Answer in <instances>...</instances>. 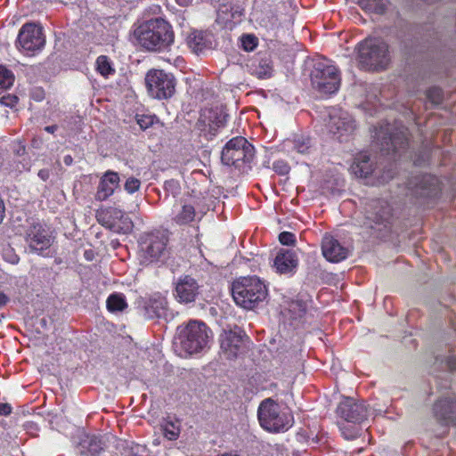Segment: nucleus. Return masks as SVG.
<instances>
[{
    "label": "nucleus",
    "mask_w": 456,
    "mask_h": 456,
    "mask_svg": "<svg viewBox=\"0 0 456 456\" xmlns=\"http://www.w3.org/2000/svg\"><path fill=\"white\" fill-rule=\"evenodd\" d=\"M254 147L241 136L231 139L222 151V162L236 169L251 168L248 165L254 158Z\"/></svg>",
    "instance_id": "7"
},
{
    "label": "nucleus",
    "mask_w": 456,
    "mask_h": 456,
    "mask_svg": "<svg viewBox=\"0 0 456 456\" xmlns=\"http://www.w3.org/2000/svg\"><path fill=\"white\" fill-rule=\"evenodd\" d=\"M97 221L117 233L126 234L133 229L131 219L118 208H101L96 212Z\"/></svg>",
    "instance_id": "12"
},
{
    "label": "nucleus",
    "mask_w": 456,
    "mask_h": 456,
    "mask_svg": "<svg viewBox=\"0 0 456 456\" xmlns=\"http://www.w3.org/2000/svg\"><path fill=\"white\" fill-rule=\"evenodd\" d=\"M298 259L295 251L290 249L280 250L273 261V267L280 274H291L295 273Z\"/></svg>",
    "instance_id": "21"
},
{
    "label": "nucleus",
    "mask_w": 456,
    "mask_h": 456,
    "mask_svg": "<svg viewBox=\"0 0 456 456\" xmlns=\"http://www.w3.org/2000/svg\"><path fill=\"white\" fill-rule=\"evenodd\" d=\"M84 255L86 259L88 261H92L94 259V252L92 250H86Z\"/></svg>",
    "instance_id": "47"
},
{
    "label": "nucleus",
    "mask_w": 456,
    "mask_h": 456,
    "mask_svg": "<svg viewBox=\"0 0 456 456\" xmlns=\"http://www.w3.org/2000/svg\"><path fill=\"white\" fill-rule=\"evenodd\" d=\"M64 163L66 165H70L72 163V158L71 156H65L64 157Z\"/></svg>",
    "instance_id": "51"
},
{
    "label": "nucleus",
    "mask_w": 456,
    "mask_h": 456,
    "mask_svg": "<svg viewBox=\"0 0 456 456\" xmlns=\"http://www.w3.org/2000/svg\"><path fill=\"white\" fill-rule=\"evenodd\" d=\"M12 412V407L8 403H0V415L7 416Z\"/></svg>",
    "instance_id": "43"
},
{
    "label": "nucleus",
    "mask_w": 456,
    "mask_h": 456,
    "mask_svg": "<svg viewBox=\"0 0 456 456\" xmlns=\"http://www.w3.org/2000/svg\"><path fill=\"white\" fill-rule=\"evenodd\" d=\"M260 426L268 432H285L293 425V416L272 398L262 401L257 410Z\"/></svg>",
    "instance_id": "5"
},
{
    "label": "nucleus",
    "mask_w": 456,
    "mask_h": 456,
    "mask_svg": "<svg viewBox=\"0 0 456 456\" xmlns=\"http://www.w3.org/2000/svg\"><path fill=\"white\" fill-rule=\"evenodd\" d=\"M26 241L32 251L42 252L53 242V237L41 223H32L26 232Z\"/></svg>",
    "instance_id": "16"
},
{
    "label": "nucleus",
    "mask_w": 456,
    "mask_h": 456,
    "mask_svg": "<svg viewBox=\"0 0 456 456\" xmlns=\"http://www.w3.org/2000/svg\"><path fill=\"white\" fill-rule=\"evenodd\" d=\"M200 293L198 281L190 275H183L175 281V297L179 303L189 304L195 301Z\"/></svg>",
    "instance_id": "17"
},
{
    "label": "nucleus",
    "mask_w": 456,
    "mask_h": 456,
    "mask_svg": "<svg viewBox=\"0 0 456 456\" xmlns=\"http://www.w3.org/2000/svg\"><path fill=\"white\" fill-rule=\"evenodd\" d=\"M167 240L160 232L145 234L140 241V258L144 264L159 261L165 256Z\"/></svg>",
    "instance_id": "10"
},
{
    "label": "nucleus",
    "mask_w": 456,
    "mask_h": 456,
    "mask_svg": "<svg viewBox=\"0 0 456 456\" xmlns=\"http://www.w3.org/2000/svg\"><path fill=\"white\" fill-rule=\"evenodd\" d=\"M341 430H342V434L343 436H345L346 439H348V440H351V439H354L358 435V432L357 431H354V432H346V427L344 428H341Z\"/></svg>",
    "instance_id": "44"
},
{
    "label": "nucleus",
    "mask_w": 456,
    "mask_h": 456,
    "mask_svg": "<svg viewBox=\"0 0 456 456\" xmlns=\"http://www.w3.org/2000/svg\"><path fill=\"white\" fill-rule=\"evenodd\" d=\"M289 311L293 312L295 315L301 316V313L305 312V306L299 302H292L289 305Z\"/></svg>",
    "instance_id": "41"
},
{
    "label": "nucleus",
    "mask_w": 456,
    "mask_h": 456,
    "mask_svg": "<svg viewBox=\"0 0 456 456\" xmlns=\"http://www.w3.org/2000/svg\"><path fill=\"white\" fill-rule=\"evenodd\" d=\"M431 176L428 175H418L416 177V180L418 181L417 183H410L408 184V188L412 191L415 194L420 196V197H428L430 194L429 189H428L426 185V182L428 178Z\"/></svg>",
    "instance_id": "28"
},
{
    "label": "nucleus",
    "mask_w": 456,
    "mask_h": 456,
    "mask_svg": "<svg viewBox=\"0 0 456 456\" xmlns=\"http://www.w3.org/2000/svg\"><path fill=\"white\" fill-rule=\"evenodd\" d=\"M14 76L5 67L0 65V88L7 89L12 86Z\"/></svg>",
    "instance_id": "31"
},
{
    "label": "nucleus",
    "mask_w": 456,
    "mask_h": 456,
    "mask_svg": "<svg viewBox=\"0 0 456 456\" xmlns=\"http://www.w3.org/2000/svg\"><path fill=\"white\" fill-rule=\"evenodd\" d=\"M312 86L319 93L331 94L340 86L341 77L336 66L325 62H318L312 72Z\"/></svg>",
    "instance_id": "9"
},
{
    "label": "nucleus",
    "mask_w": 456,
    "mask_h": 456,
    "mask_svg": "<svg viewBox=\"0 0 456 456\" xmlns=\"http://www.w3.org/2000/svg\"><path fill=\"white\" fill-rule=\"evenodd\" d=\"M357 175V173H354ZM359 183L368 186H379L386 183V179L381 173H359L356 175Z\"/></svg>",
    "instance_id": "25"
},
{
    "label": "nucleus",
    "mask_w": 456,
    "mask_h": 456,
    "mask_svg": "<svg viewBox=\"0 0 456 456\" xmlns=\"http://www.w3.org/2000/svg\"><path fill=\"white\" fill-rule=\"evenodd\" d=\"M362 9L369 12L383 13L386 7L385 0H359Z\"/></svg>",
    "instance_id": "30"
},
{
    "label": "nucleus",
    "mask_w": 456,
    "mask_h": 456,
    "mask_svg": "<svg viewBox=\"0 0 456 456\" xmlns=\"http://www.w3.org/2000/svg\"><path fill=\"white\" fill-rule=\"evenodd\" d=\"M232 294L238 305L250 310L266 298L267 288L256 276L241 277L233 282Z\"/></svg>",
    "instance_id": "4"
},
{
    "label": "nucleus",
    "mask_w": 456,
    "mask_h": 456,
    "mask_svg": "<svg viewBox=\"0 0 456 456\" xmlns=\"http://www.w3.org/2000/svg\"><path fill=\"white\" fill-rule=\"evenodd\" d=\"M144 316L148 319L167 318V302L161 296H154L151 297L144 306Z\"/></svg>",
    "instance_id": "22"
},
{
    "label": "nucleus",
    "mask_w": 456,
    "mask_h": 456,
    "mask_svg": "<svg viewBox=\"0 0 456 456\" xmlns=\"http://www.w3.org/2000/svg\"><path fill=\"white\" fill-rule=\"evenodd\" d=\"M294 148L295 150L301 154H306L310 153L311 150V143L310 140L308 138H302L296 140L294 142Z\"/></svg>",
    "instance_id": "34"
},
{
    "label": "nucleus",
    "mask_w": 456,
    "mask_h": 456,
    "mask_svg": "<svg viewBox=\"0 0 456 456\" xmlns=\"http://www.w3.org/2000/svg\"><path fill=\"white\" fill-rule=\"evenodd\" d=\"M96 67L97 70L102 76H108L109 74L114 72V69L111 68L110 62L107 56L101 55L96 60Z\"/></svg>",
    "instance_id": "32"
},
{
    "label": "nucleus",
    "mask_w": 456,
    "mask_h": 456,
    "mask_svg": "<svg viewBox=\"0 0 456 456\" xmlns=\"http://www.w3.org/2000/svg\"><path fill=\"white\" fill-rule=\"evenodd\" d=\"M165 189L173 194V196L177 195L180 192V185L179 183L175 180H168L165 182Z\"/></svg>",
    "instance_id": "39"
},
{
    "label": "nucleus",
    "mask_w": 456,
    "mask_h": 456,
    "mask_svg": "<svg viewBox=\"0 0 456 456\" xmlns=\"http://www.w3.org/2000/svg\"><path fill=\"white\" fill-rule=\"evenodd\" d=\"M322 252L328 261L338 263L347 257L349 250L347 248L341 245L337 239L331 235L326 234L322 238Z\"/></svg>",
    "instance_id": "20"
},
{
    "label": "nucleus",
    "mask_w": 456,
    "mask_h": 456,
    "mask_svg": "<svg viewBox=\"0 0 456 456\" xmlns=\"http://www.w3.org/2000/svg\"><path fill=\"white\" fill-rule=\"evenodd\" d=\"M365 219L363 225L372 228L373 224L387 221L391 215L388 203L383 200H372L365 207Z\"/></svg>",
    "instance_id": "19"
},
{
    "label": "nucleus",
    "mask_w": 456,
    "mask_h": 456,
    "mask_svg": "<svg viewBox=\"0 0 456 456\" xmlns=\"http://www.w3.org/2000/svg\"><path fill=\"white\" fill-rule=\"evenodd\" d=\"M162 430L166 438L170 441L176 440L180 435V422L178 420L167 419L162 425Z\"/></svg>",
    "instance_id": "27"
},
{
    "label": "nucleus",
    "mask_w": 456,
    "mask_h": 456,
    "mask_svg": "<svg viewBox=\"0 0 456 456\" xmlns=\"http://www.w3.org/2000/svg\"><path fill=\"white\" fill-rule=\"evenodd\" d=\"M210 330L206 324L200 321H191L181 328L175 338V347L183 356L198 354L208 347Z\"/></svg>",
    "instance_id": "3"
},
{
    "label": "nucleus",
    "mask_w": 456,
    "mask_h": 456,
    "mask_svg": "<svg viewBox=\"0 0 456 456\" xmlns=\"http://www.w3.org/2000/svg\"><path fill=\"white\" fill-rule=\"evenodd\" d=\"M356 50V61L361 69H383L390 61L388 45L381 38L368 37L358 44Z\"/></svg>",
    "instance_id": "2"
},
{
    "label": "nucleus",
    "mask_w": 456,
    "mask_h": 456,
    "mask_svg": "<svg viewBox=\"0 0 456 456\" xmlns=\"http://www.w3.org/2000/svg\"><path fill=\"white\" fill-rule=\"evenodd\" d=\"M39 175H41V178H42L43 180L47 179V176H48V175H47V173H39Z\"/></svg>",
    "instance_id": "52"
},
{
    "label": "nucleus",
    "mask_w": 456,
    "mask_h": 456,
    "mask_svg": "<svg viewBox=\"0 0 456 456\" xmlns=\"http://www.w3.org/2000/svg\"><path fill=\"white\" fill-rule=\"evenodd\" d=\"M338 414L345 420L361 423L370 415V409L362 402H355L353 398H346L338 406Z\"/></svg>",
    "instance_id": "15"
},
{
    "label": "nucleus",
    "mask_w": 456,
    "mask_h": 456,
    "mask_svg": "<svg viewBox=\"0 0 456 456\" xmlns=\"http://www.w3.org/2000/svg\"><path fill=\"white\" fill-rule=\"evenodd\" d=\"M45 45L42 28L33 23H26L19 32L16 45L23 53H34Z\"/></svg>",
    "instance_id": "13"
},
{
    "label": "nucleus",
    "mask_w": 456,
    "mask_h": 456,
    "mask_svg": "<svg viewBox=\"0 0 456 456\" xmlns=\"http://www.w3.org/2000/svg\"><path fill=\"white\" fill-rule=\"evenodd\" d=\"M208 211L203 199L191 195L174 206L172 221L180 226L191 224L200 222Z\"/></svg>",
    "instance_id": "8"
},
{
    "label": "nucleus",
    "mask_w": 456,
    "mask_h": 456,
    "mask_svg": "<svg viewBox=\"0 0 456 456\" xmlns=\"http://www.w3.org/2000/svg\"><path fill=\"white\" fill-rule=\"evenodd\" d=\"M5 216V206L4 200L0 197V224L3 222Z\"/></svg>",
    "instance_id": "45"
},
{
    "label": "nucleus",
    "mask_w": 456,
    "mask_h": 456,
    "mask_svg": "<svg viewBox=\"0 0 456 456\" xmlns=\"http://www.w3.org/2000/svg\"><path fill=\"white\" fill-rule=\"evenodd\" d=\"M58 126L56 125L47 126L45 127V130L48 133L53 134L57 130Z\"/></svg>",
    "instance_id": "48"
},
{
    "label": "nucleus",
    "mask_w": 456,
    "mask_h": 456,
    "mask_svg": "<svg viewBox=\"0 0 456 456\" xmlns=\"http://www.w3.org/2000/svg\"><path fill=\"white\" fill-rule=\"evenodd\" d=\"M145 83L151 96L156 99H167L175 92L174 77L159 69L150 70Z\"/></svg>",
    "instance_id": "11"
},
{
    "label": "nucleus",
    "mask_w": 456,
    "mask_h": 456,
    "mask_svg": "<svg viewBox=\"0 0 456 456\" xmlns=\"http://www.w3.org/2000/svg\"><path fill=\"white\" fill-rule=\"evenodd\" d=\"M3 257L5 261L12 265L19 262V256L13 252L12 248H6L3 253Z\"/></svg>",
    "instance_id": "40"
},
{
    "label": "nucleus",
    "mask_w": 456,
    "mask_h": 456,
    "mask_svg": "<svg viewBox=\"0 0 456 456\" xmlns=\"http://www.w3.org/2000/svg\"><path fill=\"white\" fill-rule=\"evenodd\" d=\"M369 168H374L373 162L370 160V156L366 152L357 154L351 165V169L353 171H363Z\"/></svg>",
    "instance_id": "29"
},
{
    "label": "nucleus",
    "mask_w": 456,
    "mask_h": 456,
    "mask_svg": "<svg viewBox=\"0 0 456 456\" xmlns=\"http://www.w3.org/2000/svg\"><path fill=\"white\" fill-rule=\"evenodd\" d=\"M8 301V297L4 293H0V307L4 306Z\"/></svg>",
    "instance_id": "46"
},
{
    "label": "nucleus",
    "mask_w": 456,
    "mask_h": 456,
    "mask_svg": "<svg viewBox=\"0 0 456 456\" xmlns=\"http://www.w3.org/2000/svg\"><path fill=\"white\" fill-rule=\"evenodd\" d=\"M279 240L283 245H292L296 240V236L292 232H282L279 235Z\"/></svg>",
    "instance_id": "38"
},
{
    "label": "nucleus",
    "mask_w": 456,
    "mask_h": 456,
    "mask_svg": "<svg viewBox=\"0 0 456 456\" xmlns=\"http://www.w3.org/2000/svg\"><path fill=\"white\" fill-rule=\"evenodd\" d=\"M134 35L139 45L151 52L168 50L175 42L172 26L164 19H151L141 24Z\"/></svg>",
    "instance_id": "1"
},
{
    "label": "nucleus",
    "mask_w": 456,
    "mask_h": 456,
    "mask_svg": "<svg viewBox=\"0 0 456 456\" xmlns=\"http://www.w3.org/2000/svg\"><path fill=\"white\" fill-rule=\"evenodd\" d=\"M154 118L147 115H137V123L142 129H147L153 125Z\"/></svg>",
    "instance_id": "37"
},
{
    "label": "nucleus",
    "mask_w": 456,
    "mask_h": 456,
    "mask_svg": "<svg viewBox=\"0 0 456 456\" xmlns=\"http://www.w3.org/2000/svg\"><path fill=\"white\" fill-rule=\"evenodd\" d=\"M107 308L110 312H121L127 307L125 297L122 294H111L107 299Z\"/></svg>",
    "instance_id": "26"
},
{
    "label": "nucleus",
    "mask_w": 456,
    "mask_h": 456,
    "mask_svg": "<svg viewBox=\"0 0 456 456\" xmlns=\"http://www.w3.org/2000/svg\"><path fill=\"white\" fill-rule=\"evenodd\" d=\"M428 99L434 104H439L443 102L444 94L441 88L432 87L427 92Z\"/></svg>",
    "instance_id": "33"
},
{
    "label": "nucleus",
    "mask_w": 456,
    "mask_h": 456,
    "mask_svg": "<svg viewBox=\"0 0 456 456\" xmlns=\"http://www.w3.org/2000/svg\"><path fill=\"white\" fill-rule=\"evenodd\" d=\"M178 4L186 6L191 3V0H175Z\"/></svg>",
    "instance_id": "50"
},
{
    "label": "nucleus",
    "mask_w": 456,
    "mask_h": 456,
    "mask_svg": "<svg viewBox=\"0 0 456 456\" xmlns=\"http://www.w3.org/2000/svg\"><path fill=\"white\" fill-rule=\"evenodd\" d=\"M141 185V182L139 179L134 177H129L127 178L126 183H125V190L128 193H134V191H138Z\"/></svg>",
    "instance_id": "36"
},
{
    "label": "nucleus",
    "mask_w": 456,
    "mask_h": 456,
    "mask_svg": "<svg viewBox=\"0 0 456 456\" xmlns=\"http://www.w3.org/2000/svg\"><path fill=\"white\" fill-rule=\"evenodd\" d=\"M246 340L234 330H224L220 335L222 352L226 359L232 360L240 355L245 347Z\"/></svg>",
    "instance_id": "18"
},
{
    "label": "nucleus",
    "mask_w": 456,
    "mask_h": 456,
    "mask_svg": "<svg viewBox=\"0 0 456 456\" xmlns=\"http://www.w3.org/2000/svg\"><path fill=\"white\" fill-rule=\"evenodd\" d=\"M241 43L246 51H252L257 45V39L252 35H246L242 37Z\"/></svg>",
    "instance_id": "35"
},
{
    "label": "nucleus",
    "mask_w": 456,
    "mask_h": 456,
    "mask_svg": "<svg viewBox=\"0 0 456 456\" xmlns=\"http://www.w3.org/2000/svg\"><path fill=\"white\" fill-rule=\"evenodd\" d=\"M187 45L194 53L199 54L210 47L211 40L209 35L202 31H193L187 37Z\"/></svg>",
    "instance_id": "24"
},
{
    "label": "nucleus",
    "mask_w": 456,
    "mask_h": 456,
    "mask_svg": "<svg viewBox=\"0 0 456 456\" xmlns=\"http://www.w3.org/2000/svg\"><path fill=\"white\" fill-rule=\"evenodd\" d=\"M118 173H104L98 186L96 193L97 200H105L113 194L115 190L118 187Z\"/></svg>",
    "instance_id": "23"
},
{
    "label": "nucleus",
    "mask_w": 456,
    "mask_h": 456,
    "mask_svg": "<svg viewBox=\"0 0 456 456\" xmlns=\"http://www.w3.org/2000/svg\"><path fill=\"white\" fill-rule=\"evenodd\" d=\"M449 366L452 370H456V356L449 361Z\"/></svg>",
    "instance_id": "49"
},
{
    "label": "nucleus",
    "mask_w": 456,
    "mask_h": 456,
    "mask_svg": "<svg viewBox=\"0 0 456 456\" xmlns=\"http://www.w3.org/2000/svg\"><path fill=\"white\" fill-rule=\"evenodd\" d=\"M0 102L6 106H14L18 102V98L16 96L2 97Z\"/></svg>",
    "instance_id": "42"
},
{
    "label": "nucleus",
    "mask_w": 456,
    "mask_h": 456,
    "mask_svg": "<svg viewBox=\"0 0 456 456\" xmlns=\"http://www.w3.org/2000/svg\"><path fill=\"white\" fill-rule=\"evenodd\" d=\"M330 133L338 141L346 139L354 130L355 125L353 118L342 110H333L330 113L327 125Z\"/></svg>",
    "instance_id": "14"
},
{
    "label": "nucleus",
    "mask_w": 456,
    "mask_h": 456,
    "mask_svg": "<svg viewBox=\"0 0 456 456\" xmlns=\"http://www.w3.org/2000/svg\"><path fill=\"white\" fill-rule=\"evenodd\" d=\"M383 155L389 156L388 160L397 161L408 158V138L404 129H394L390 126L380 127L376 133Z\"/></svg>",
    "instance_id": "6"
}]
</instances>
